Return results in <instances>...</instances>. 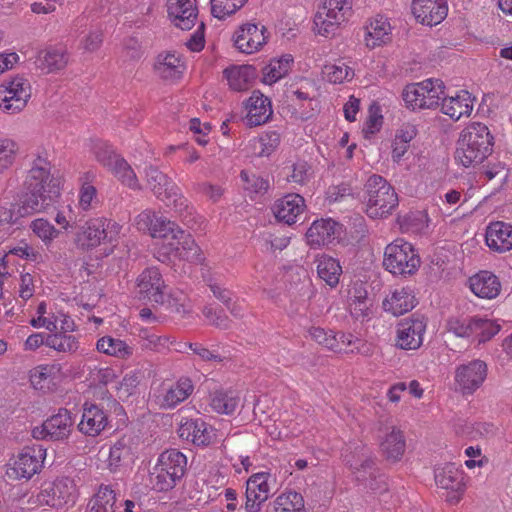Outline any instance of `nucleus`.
<instances>
[{"instance_id": "obj_50", "label": "nucleus", "mask_w": 512, "mask_h": 512, "mask_svg": "<svg viewBox=\"0 0 512 512\" xmlns=\"http://www.w3.org/2000/svg\"><path fill=\"white\" fill-rule=\"evenodd\" d=\"M329 335L328 351L335 354L354 353V349H349V347L355 346L359 340L353 334L333 330Z\"/></svg>"}, {"instance_id": "obj_41", "label": "nucleus", "mask_w": 512, "mask_h": 512, "mask_svg": "<svg viewBox=\"0 0 512 512\" xmlns=\"http://www.w3.org/2000/svg\"><path fill=\"white\" fill-rule=\"evenodd\" d=\"M164 304L180 320L191 322L197 316L192 300L183 291H171Z\"/></svg>"}, {"instance_id": "obj_57", "label": "nucleus", "mask_w": 512, "mask_h": 512, "mask_svg": "<svg viewBox=\"0 0 512 512\" xmlns=\"http://www.w3.org/2000/svg\"><path fill=\"white\" fill-rule=\"evenodd\" d=\"M378 106H371L369 109V116L366 119L363 127V134L365 138H370L380 131L383 124V116L380 113Z\"/></svg>"}, {"instance_id": "obj_27", "label": "nucleus", "mask_w": 512, "mask_h": 512, "mask_svg": "<svg viewBox=\"0 0 512 512\" xmlns=\"http://www.w3.org/2000/svg\"><path fill=\"white\" fill-rule=\"evenodd\" d=\"M136 285L139 293L156 304L165 303L166 285L161 273L156 268L144 270L137 278Z\"/></svg>"}, {"instance_id": "obj_28", "label": "nucleus", "mask_w": 512, "mask_h": 512, "mask_svg": "<svg viewBox=\"0 0 512 512\" xmlns=\"http://www.w3.org/2000/svg\"><path fill=\"white\" fill-rule=\"evenodd\" d=\"M186 69L182 57L173 51H164L157 55L154 62L156 75L164 81L174 83L180 80Z\"/></svg>"}, {"instance_id": "obj_31", "label": "nucleus", "mask_w": 512, "mask_h": 512, "mask_svg": "<svg viewBox=\"0 0 512 512\" xmlns=\"http://www.w3.org/2000/svg\"><path fill=\"white\" fill-rule=\"evenodd\" d=\"M417 305V298L412 287H396L384 298V311L393 316H400L411 311Z\"/></svg>"}, {"instance_id": "obj_53", "label": "nucleus", "mask_w": 512, "mask_h": 512, "mask_svg": "<svg viewBox=\"0 0 512 512\" xmlns=\"http://www.w3.org/2000/svg\"><path fill=\"white\" fill-rule=\"evenodd\" d=\"M247 0H210L212 15L223 19L240 9Z\"/></svg>"}, {"instance_id": "obj_40", "label": "nucleus", "mask_w": 512, "mask_h": 512, "mask_svg": "<svg viewBox=\"0 0 512 512\" xmlns=\"http://www.w3.org/2000/svg\"><path fill=\"white\" fill-rule=\"evenodd\" d=\"M69 61L66 50L56 47H48L38 52L35 65L46 73H52L64 69Z\"/></svg>"}, {"instance_id": "obj_38", "label": "nucleus", "mask_w": 512, "mask_h": 512, "mask_svg": "<svg viewBox=\"0 0 512 512\" xmlns=\"http://www.w3.org/2000/svg\"><path fill=\"white\" fill-rule=\"evenodd\" d=\"M487 246L496 252L503 253L512 249V225L504 222L491 223L486 230Z\"/></svg>"}, {"instance_id": "obj_54", "label": "nucleus", "mask_w": 512, "mask_h": 512, "mask_svg": "<svg viewBox=\"0 0 512 512\" xmlns=\"http://www.w3.org/2000/svg\"><path fill=\"white\" fill-rule=\"evenodd\" d=\"M100 164L111 172L116 178L123 183L127 178L128 163L123 156L116 153V157L100 160Z\"/></svg>"}, {"instance_id": "obj_62", "label": "nucleus", "mask_w": 512, "mask_h": 512, "mask_svg": "<svg viewBox=\"0 0 512 512\" xmlns=\"http://www.w3.org/2000/svg\"><path fill=\"white\" fill-rule=\"evenodd\" d=\"M91 152L99 163L102 159L107 160L116 157V150L114 147L102 140H95L92 142Z\"/></svg>"}, {"instance_id": "obj_58", "label": "nucleus", "mask_w": 512, "mask_h": 512, "mask_svg": "<svg viewBox=\"0 0 512 512\" xmlns=\"http://www.w3.org/2000/svg\"><path fill=\"white\" fill-rule=\"evenodd\" d=\"M33 232L44 242H51L59 234V231L48 221L44 219H36L31 223Z\"/></svg>"}, {"instance_id": "obj_30", "label": "nucleus", "mask_w": 512, "mask_h": 512, "mask_svg": "<svg viewBox=\"0 0 512 512\" xmlns=\"http://www.w3.org/2000/svg\"><path fill=\"white\" fill-rule=\"evenodd\" d=\"M426 323L423 319H405L397 328V346L405 350L418 349L423 342Z\"/></svg>"}, {"instance_id": "obj_24", "label": "nucleus", "mask_w": 512, "mask_h": 512, "mask_svg": "<svg viewBox=\"0 0 512 512\" xmlns=\"http://www.w3.org/2000/svg\"><path fill=\"white\" fill-rule=\"evenodd\" d=\"M392 26L389 19L381 14H377L364 25L363 42L369 49L384 46L392 40Z\"/></svg>"}, {"instance_id": "obj_51", "label": "nucleus", "mask_w": 512, "mask_h": 512, "mask_svg": "<svg viewBox=\"0 0 512 512\" xmlns=\"http://www.w3.org/2000/svg\"><path fill=\"white\" fill-rule=\"evenodd\" d=\"M45 345L63 353H74L79 347L78 340L75 336L62 332L48 334L46 336Z\"/></svg>"}, {"instance_id": "obj_52", "label": "nucleus", "mask_w": 512, "mask_h": 512, "mask_svg": "<svg viewBox=\"0 0 512 512\" xmlns=\"http://www.w3.org/2000/svg\"><path fill=\"white\" fill-rule=\"evenodd\" d=\"M96 348L99 352L118 358H124L128 354V346L124 341L109 336L99 339Z\"/></svg>"}, {"instance_id": "obj_5", "label": "nucleus", "mask_w": 512, "mask_h": 512, "mask_svg": "<svg viewBox=\"0 0 512 512\" xmlns=\"http://www.w3.org/2000/svg\"><path fill=\"white\" fill-rule=\"evenodd\" d=\"M364 210L372 219L386 218L398 205L394 188L380 175H372L365 184Z\"/></svg>"}, {"instance_id": "obj_32", "label": "nucleus", "mask_w": 512, "mask_h": 512, "mask_svg": "<svg viewBox=\"0 0 512 512\" xmlns=\"http://www.w3.org/2000/svg\"><path fill=\"white\" fill-rule=\"evenodd\" d=\"M167 12L173 25L182 30L191 29L198 15L195 0H168Z\"/></svg>"}, {"instance_id": "obj_48", "label": "nucleus", "mask_w": 512, "mask_h": 512, "mask_svg": "<svg viewBox=\"0 0 512 512\" xmlns=\"http://www.w3.org/2000/svg\"><path fill=\"white\" fill-rule=\"evenodd\" d=\"M280 144V135L276 131H270L258 138L249 141L252 153L256 156H269Z\"/></svg>"}, {"instance_id": "obj_60", "label": "nucleus", "mask_w": 512, "mask_h": 512, "mask_svg": "<svg viewBox=\"0 0 512 512\" xmlns=\"http://www.w3.org/2000/svg\"><path fill=\"white\" fill-rule=\"evenodd\" d=\"M128 455L127 440L125 438L117 441L110 449L109 466L116 469L121 465L122 459Z\"/></svg>"}, {"instance_id": "obj_56", "label": "nucleus", "mask_w": 512, "mask_h": 512, "mask_svg": "<svg viewBox=\"0 0 512 512\" xmlns=\"http://www.w3.org/2000/svg\"><path fill=\"white\" fill-rule=\"evenodd\" d=\"M188 128L197 144L201 146L208 144V135L212 130L209 122H202L198 118H192L189 120Z\"/></svg>"}, {"instance_id": "obj_61", "label": "nucleus", "mask_w": 512, "mask_h": 512, "mask_svg": "<svg viewBox=\"0 0 512 512\" xmlns=\"http://www.w3.org/2000/svg\"><path fill=\"white\" fill-rule=\"evenodd\" d=\"M15 158V143L9 139L0 141V173L7 169Z\"/></svg>"}, {"instance_id": "obj_36", "label": "nucleus", "mask_w": 512, "mask_h": 512, "mask_svg": "<svg viewBox=\"0 0 512 512\" xmlns=\"http://www.w3.org/2000/svg\"><path fill=\"white\" fill-rule=\"evenodd\" d=\"M441 111L452 120L457 121L461 117L470 116L475 99L466 90H459L455 95L442 96Z\"/></svg>"}, {"instance_id": "obj_21", "label": "nucleus", "mask_w": 512, "mask_h": 512, "mask_svg": "<svg viewBox=\"0 0 512 512\" xmlns=\"http://www.w3.org/2000/svg\"><path fill=\"white\" fill-rule=\"evenodd\" d=\"M181 439L196 446H208L217 440V430L202 419H187L178 428Z\"/></svg>"}, {"instance_id": "obj_11", "label": "nucleus", "mask_w": 512, "mask_h": 512, "mask_svg": "<svg viewBox=\"0 0 512 512\" xmlns=\"http://www.w3.org/2000/svg\"><path fill=\"white\" fill-rule=\"evenodd\" d=\"M270 33L259 22H246L237 27L232 36L234 47L242 54L260 52L268 43Z\"/></svg>"}, {"instance_id": "obj_19", "label": "nucleus", "mask_w": 512, "mask_h": 512, "mask_svg": "<svg viewBox=\"0 0 512 512\" xmlns=\"http://www.w3.org/2000/svg\"><path fill=\"white\" fill-rule=\"evenodd\" d=\"M243 122L247 127H256L265 124L273 114L271 100L255 90L243 103Z\"/></svg>"}, {"instance_id": "obj_7", "label": "nucleus", "mask_w": 512, "mask_h": 512, "mask_svg": "<svg viewBox=\"0 0 512 512\" xmlns=\"http://www.w3.org/2000/svg\"><path fill=\"white\" fill-rule=\"evenodd\" d=\"M420 264V257L413 245L403 239H396L384 250L383 266L394 276H411L417 272Z\"/></svg>"}, {"instance_id": "obj_25", "label": "nucleus", "mask_w": 512, "mask_h": 512, "mask_svg": "<svg viewBox=\"0 0 512 512\" xmlns=\"http://www.w3.org/2000/svg\"><path fill=\"white\" fill-rule=\"evenodd\" d=\"M378 438L382 456L389 462H398L406 449L403 431L396 426H388L380 431Z\"/></svg>"}, {"instance_id": "obj_4", "label": "nucleus", "mask_w": 512, "mask_h": 512, "mask_svg": "<svg viewBox=\"0 0 512 512\" xmlns=\"http://www.w3.org/2000/svg\"><path fill=\"white\" fill-rule=\"evenodd\" d=\"M187 465L186 456L176 450L163 451L149 473L148 485L156 491H169L184 476Z\"/></svg>"}, {"instance_id": "obj_42", "label": "nucleus", "mask_w": 512, "mask_h": 512, "mask_svg": "<svg viewBox=\"0 0 512 512\" xmlns=\"http://www.w3.org/2000/svg\"><path fill=\"white\" fill-rule=\"evenodd\" d=\"M294 58L291 54H284L272 58L262 69V82L273 85L284 78L292 68Z\"/></svg>"}, {"instance_id": "obj_43", "label": "nucleus", "mask_w": 512, "mask_h": 512, "mask_svg": "<svg viewBox=\"0 0 512 512\" xmlns=\"http://www.w3.org/2000/svg\"><path fill=\"white\" fill-rule=\"evenodd\" d=\"M417 129L412 124H404L396 130L391 141V158L394 163H400L408 152L411 141L416 137Z\"/></svg>"}, {"instance_id": "obj_59", "label": "nucleus", "mask_w": 512, "mask_h": 512, "mask_svg": "<svg viewBox=\"0 0 512 512\" xmlns=\"http://www.w3.org/2000/svg\"><path fill=\"white\" fill-rule=\"evenodd\" d=\"M311 177L310 167L306 162L300 161L292 166L291 173L287 175V180L295 184H304Z\"/></svg>"}, {"instance_id": "obj_45", "label": "nucleus", "mask_w": 512, "mask_h": 512, "mask_svg": "<svg viewBox=\"0 0 512 512\" xmlns=\"http://www.w3.org/2000/svg\"><path fill=\"white\" fill-rule=\"evenodd\" d=\"M370 301L362 285H355L349 291L348 310L355 319H365L370 313Z\"/></svg>"}, {"instance_id": "obj_55", "label": "nucleus", "mask_w": 512, "mask_h": 512, "mask_svg": "<svg viewBox=\"0 0 512 512\" xmlns=\"http://www.w3.org/2000/svg\"><path fill=\"white\" fill-rule=\"evenodd\" d=\"M240 177L244 184V189L251 194L263 193L269 187L268 181L258 175L242 171Z\"/></svg>"}, {"instance_id": "obj_20", "label": "nucleus", "mask_w": 512, "mask_h": 512, "mask_svg": "<svg viewBox=\"0 0 512 512\" xmlns=\"http://www.w3.org/2000/svg\"><path fill=\"white\" fill-rule=\"evenodd\" d=\"M318 290L311 281L300 284L290 292V309L292 313L319 316L322 308L316 306Z\"/></svg>"}, {"instance_id": "obj_47", "label": "nucleus", "mask_w": 512, "mask_h": 512, "mask_svg": "<svg viewBox=\"0 0 512 512\" xmlns=\"http://www.w3.org/2000/svg\"><path fill=\"white\" fill-rule=\"evenodd\" d=\"M322 74L324 79L332 84L350 82L355 76L354 69L341 60L326 64Z\"/></svg>"}, {"instance_id": "obj_15", "label": "nucleus", "mask_w": 512, "mask_h": 512, "mask_svg": "<svg viewBox=\"0 0 512 512\" xmlns=\"http://www.w3.org/2000/svg\"><path fill=\"white\" fill-rule=\"evenodd\" d=\"M45 457L46 448L42 445L26 446L18 454L7 474L11 478L28 480L40 471Z\"/></svg>"}, {"instance_id": "obj_34", "label": "nucleus", "mask_w": 512, "mask_h": 512, "mask_svg": "<svg viewBox=\"0 0 512 512\" xmlns=\"http://www.w3.org/2000/svg\"><path fill=\"white\" fill-rule=\"evenodd\" d=\"M108 424L107 414L99 406L91 403L83 405L81 421L78 423V430L89 437H96L106 428Z\"/></svg>"}, {"instance_id": "obj_35", "label": "nucleus", "mask_w": 512, "mask_h": 512, "mask_svg": "<svg viewBox=\"0 0 512 512\" xmlns=\"http://www.w3.org/2000/svg\"><path fill=\"white\" fill-rule=\"evenodd\" d=\"M470 291L481 299H495L501 291V282L492 272L483 270L468 279Z\"/></svg>"}, {"instance_id": "obj_29", "label": "nucleus", "mask_w": 512, "mask_h": 512, "mask_svg": "<svg viewBox=\"0 0 512 512\" xmlns=\"http://www.w3.org/2000/svg\"><path fill=\"white\" fill-rule=\"evenodd\" d=\"M110 224V221L106 224V221L101 219L88 221L76 233V245L81 249L88 250L98 246L102 241L106 239L111 242L112 236H109V232L107 231V228Z\"/></svg>"}, {"instance_id": "obj_3", "label": "nucleus", "mask_w": 512, "mask_h": 512, "mask_svg": "<svg viewBox=\"0 0 512 512\" xmlns=\"http://www.w3.org/2000/svg\"><path fill=\"white\" fill-rule=\"evenodd\" d=\"M492 140L485 124L472 122L460 134L456 162L466 168L481 163L492 151Z\"/></svg>"}, {"instance_id": "obj_12", "label": "nucleus", "mask_w": 512, "mask_h": 512, "mask_svg": "<svg viewBox=\"0 0 512 512\" xmlns=\"http://www.w3.org/2000/svg\"><path fill=\"white\" fill-rule=\"evenodd\" d=\"M31 97V85L27 79L16 76L0 85V108L15 114L22 111Z\"/></svg>"}, {"instance_id": "obj_16", "label": "nucleus", "mask_w": 512, "mask_h": 512, "mask_svg": "<svg viewBox=\"0 0 512 512\" xmlns=\"http://www.w3.org/2000/svg\"><path fill=\"white\" fill-rule=\"evenodd\" d=\"M76 499V486L70 478H60L45 485L37 495V503L51 508H62Z\"/></svg>"}, {"instance_id": "obj_33", "label": "nucleus", "mask_w": 512, "mask_h": 512, "mask_svg": "<svg viewBox=\"0 0 512 512\" xmlns=\"http://www.w3.org/2000/svg\"><path fill=\"white\" fill-rule=\"evenodd\" d=\"M314 264L318 279L330 289H335L343 274L340 260L327 253H318L314 257Z\"/></svg>"}, {"instance_id": "obj_22", "label": "nucleus", "mask_w": 512, "mask_h": 512, "mask_svg": "<svg viewBox=\"0 0 512 512\" xmlns=\"http://www.w3.org/2000/svg\"><path fill=\"white\" fill-rule=\"evenodd\" d=\"M340 233L341 226L334 220L317 219L308 228L305 240L308 246L317 249L334 243Z\"/></svg>"}, {"instance_id": "obj_17", "label": "nucleus", "mask_w": 512, "mask_h": 512, "mask_svg": "<svg viewBox=\"0 0 512 512\" xmlns=\"http://www.w3.org/2000/svg\"><path fill=\"white\" fill-rule=\"evenodd\" d=\"M274 481L268 472L252 474L246 481L245 510L247 512H259L263 504L272 494Z\"/></svg>"}, {"instance_id": "obj_10", "label": "nucleus", "mask_w": 512, "mask_h": 512, "mask_svg": "<svg viewBox=\"0 0 512 512\" xmlns=\"http://www.w3.org/2000/svg\"><path fill=\"white\" fill-rule=\"evenodd\" d=\"M434 479L437 487L446 490L445 500L457 505L467 489V477L462 469L453 463H445L435 469Z\"/></svg>"}, {"instance_id": "obj_64", "label": "nucleus", "mask_w": 512, "mask_h": 512, "mask_svg": "<svg viewBox=\"0 0 512 512\" xmlns=\"http://www.w3.org/2000/svg\"><path fill=\"white\" fill-rule=\"evenodd\" d=\"M332 331V329H325L320 326H310L307 329V335L311 338V340L315 341L318 345L327 350L330 342L329 334H332Z\"/></svg>"}, {"instance_id": "obj_1", "label": "nucleus", "mask_w": 512, "mask_h": 512, "mask_svg": "<svg viewBox=\"0 0 512 512\" xmlns=\"http://www.w3.org/2000/svg\"><path fill=\"white\" fill-rule=\"evenodd\" d=\"M60 190V180L51 173L50 161L38 155L26 176L17 211L0 206V226L45 211L60 197Z\"/></svg>"}, {"instance_id": "obj_13", "label": "nucleus", "mask_w": 512, "mask_h": 512, "mask_svg": "<svg viewBox=\"0 0 512 512\" xmlns=\"http://www.w3.org/2000/svg\"><path fill=\"white\" fill-rule=\"evenodd\" d=\"M194 391L190 378L181 377L176 381H163L154 389L155 403L163 409H173L184 402Z\"/></svg>"}, {"instance_id": "obj_6", "label": "nucleus", "mask_w": 512, "mask_h": 512, "mask_svg": "<svg viewBox=\"0 0 512 512\" xmlns=\"http://www.w3.org/2000/svg\"><path fill=\"white\" fill-rule=\"evenodd\" d=\"M446 329L456 337L480 345L497 335L501 326L497 320L479 315L471 317L455 316L448 319Z\"/></svg>"}, {"instance_id": "obj_2", "label": "nucleus", "mask_w": 512, "mask_h": 512, "mask_svg": "<svg viewBox=\"0 0 512 512\" xmlns=\"http://www.w3.org/2000/svg\"><path fill=\"white\" fill-rule=\"evenodd\" d=\"M135 225L139 231L148 232L151 237L161 240L157 251L160 261L172 257L192 263L203 261L201 249L193 237L167 218L145 210L136 217Z\"/></svg>"}, {"instance_id": "obj_26", "label": "nucleus", "mask_w": 512, "mask_h": 512, "mask_svg": "<svg viewBox=\"0 0 512 512\" xmlns=\"http://www.w3.org/2000/svg\"><path fill=\"white\" fill-rule=\"evenodd\" d=\"M306 209L305 199L297 193H289L277 199L272 212L279 222L293 225Z\"/></svg>"}, {"instance_id": "obj_14", "label": "nucleus", "mask_w": 512, "mask_h": 512, "mask_svg": "<svg viewBox=\"0 0 512 512\" xmlns=\"http://www.w3.org/2000/svg\"><path fill=\"white\" fill-rule=\"evenodd\" d=\"M487 365L480 359L462 363L455 368V388L463 395H472L484 383Z\"/></svg>"}, {"instance_id": "obj_44", "label": "nucleus", "mask_w": 512, "mask_h": 512, "mask_svg": "<svg viewBox=\"0 0 512 512\" xmlns=\"http://www.w3.org/2000/svg\"><path fill=\"white\" fill-rule=\"evenodd\" d=\"M240 404V396L237 391L219 389L210 395V407L218 414L231 415Z\"/></svg>"}, {"instance_id": "obj_23", "label": "nucleus", "mask_w": 512, "mask_h": 512, "mask_svg": "<svg viewBox=\"0 0 512 512\" xmlns=\"http://www.w3.org/2000/svg\"><path fill=\"white\" fill-rule=\"evenodd\" d=\"M411 11L418 23L435 26L446 18L448 5L446 0H412Z\"/></svg>"}, {"instance_id": "obj_39", "label": "nucleus", "mask_w": 512, "mask_h": 512, "mask_svg": "<svg viewBox=\"0 0 512 512\" xmlns=\"http://www.w3.org/2000/svg\"><path fill=\"white\" fill-rule=\"evenodd\" d=\"M45 422L51 441L68 439L74 426L72 413L66 408L58 409L57 413L47 418Z\"/></svg>"}, {"instance_id": "obj_18", "label": "nucleus", "mask_w": 512, "mask_h": 512, "mask_svg": "<svg viewBox=\"0 0 512 512\" xmlns=\"http://www.w3.org/2000/svg\"><path fill=\"white\" fill-rule=\"evenodd\" d=\"M147 183L154 194L166 202L168 206H174L177 210L185 205V198L179 188L161 171L151 168L147 174Z\"/></svg>"}, {"instance_id": "obj_63", "label": "nucleus", "mask_w": 512, "mask_h": 512, "mask_svg": "<svg viewBox=\"0 0 512 512\" xmlns=\"http://www.w3.org/2000/svg\"><path fill=\"white\" fill-rule=\"evenodd\" d=\"M229 463L236 474L248 473L253 467V459L246 454L229 457Z\"/></svg>"}, {"instance_id": "obj_8", "label": "nucleus", "mask_w": 512, "mask_h": 512, "mask_svg": "<svg viewBox=\"0 0 512 512\" xmlns=\"http://www.w3.org/2000/svg\"><path fill=\"white\" fill-rule=\"evenodd\" d=\"M352 0H322L314 15V32L329 37L352 15Z\"/></svg>"}, {"instance_id": "obj_46", "label": "nucleus", "mask_w": 512, "mask_h": 512, "mask_svg": "<svg viewBox=\"0 0 512 512\" xmlns=\"http://www.w3.org/2000/svg\"><path fill=\"white\" fill-rule=\"evenodd\" d=\"M274 512H308V510L300 493L285 490L274 500Z\"/></svg>"}, {"instance_id": "obj_9", "label": "nucleus", "mask_w": 512, "mask_h": 512, "mask_svg": "<svg viewBox=\"0 0 512 512\" xmlns=\"http://www.w3.org/2000/svg\"><path fill=\"white\" fill-rule=\"evenodd\" d=\"M444 95V85L439 79H426L407 85L402 98L410 110L432 109L439 104Z\"/></svg>"}, {"instance_id": "obj_37", "label": "nucleus", "mask_w": 512, "mask_h": 512, "mask_svg": "<svg viewBox=\"0 0 512 512\" xmlns=\"http://www.w3.org/2000/svg\"><path fill=\"white\" fill-rule=\"evenodd\" d=\"M229 88L236 92L248 90L257 78V70L253 65H231L223 71Z\"/></svg>"}, {"instance_id": "obj_49", "label": "nucleus", "mask_w": 512, "mask_h": 512, "mask_svg": "<svg viewBox=\"0 0 512 512\" xmlns=\"http://www.w3.org/2000/svg\"><path fill=\"white\" fill-rule=\"evenodd\" d=\"M115 493L109 487H100L88 502L85 512H113Z\"/></svg>"}]
</instances>
